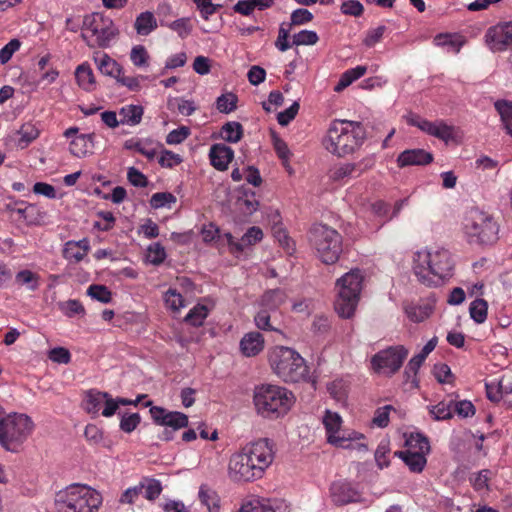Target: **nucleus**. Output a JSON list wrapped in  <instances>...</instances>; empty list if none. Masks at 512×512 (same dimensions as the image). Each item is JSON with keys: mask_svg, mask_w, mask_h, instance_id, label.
<instances>
[{"mask_svg": "<svg viewBox=\"0 0 512 512\" xmlns=\"http://www.w3.org/2000/svg\"><path fill=\"white\" fill-rule=\"evenodd\" d=\"M274 460L273 442L268 438L246 444L234 453L228 465L230 479L249 482L260 479Z\"/></svg>", "mask_w": 512, "mask_h": 512, "instance_id": "obj_1", "label": "nucleus"}, {"mask_svg": "<svg viewBox=\"0 0 512 512\" xmlns=\"http://www.w3.org/2000/svg\"><path fill=\"white\" fill-rule=\"evenodd\" d=\"M454 263L444 248L417 251L413 257V271L417 279L428 287H437L452 274Z\"/></svg>", "mask_w": 512, "mask_h": 512, "instance_id": "obj_2", "label": "nucleus"}, {"mask_svg": "<svg viewBox=\"0 0 512 512\" xmlns=\"http://www.w3.org/2000/svg\"><path fill=\"white\" fill-rule=\"evenodd\" d=\"M366 139V130L362 123L335 119L322 139L324 149L337 157H346L361 148Z\"/></svg>", "mask_w": 512, "mask_h": 512, "instance_id": "obj_3", "label": "nucleus"}, {"mask_svg": "<svg viewBox=\"0 0 512 512\" xmlns=\"http://www.w3.org/2000/svg\"><path fill=\"white\" fill-rule=\"evenodd\" d=\"M253 401L261 417L276 420L288 414L295 403V397L285 387L262 384L255 388Z\"/></svg>", "mask_w": 512, "mask_h": 512, "instance_id": "obj_4", "label": "nucleus"}, {"mask_svg": "<svg viewBox=\"0 0 512 512\" xmlns=\"http://www.w3.org/2000/svg\"><path fill=\"white\" fill-rule=\"evenodd\" d=\"M102 504L100 493L87 485L72 484L56 495L57 512H96Z\"/></svg>", "mask_w": 512, "mask_h": 512, "instance_id": "obj_5", "label": "nucleus"}, {"mask_svg": "<svg viewBox=\"0 0 512 512\" xmlns=\"http://www.w3.org/2000/svg\"><path fill=\"white\" fill-rule=\"evenodd\" d=\"M273 371L284 382L297 383L308 375V366L304 358L289 347H277L270 356Z\"/></svg>", "mask_w": 512, "mask_h": 512, "instance_id": "obj_6", "label": "nucleus"}, {"mask_svg": "<svg viewBox=\"0 0 512 512\" xmlns=\"http://www.w3.org/2000/svg\"><path fill=\"white\" fill-rule=\"evenodd\" d=\"M363 276L359 269L351 270L336 282L338 296L335 300V311L342 318L354 315L360 299Z\"/></svg>", "mask_w": 512, "mask_h": 512, "instance_id": "obj_7", "label": "nucleus"}, {"mask_svg": "<svg viewBox=\"0 0 512 512\" xmlns=\"http://www.w3.org/2000/svg\"><path fill=\"white\" fill-rule=\"evenodd\" d=\"M309 240L319 259L327 265L334 264L342 253V236L330 226H314Z\"/></svg>", "mask_w": 512, "mask_h": 512, "instance_id": "obj_8", "label": "nucleus"}, {"mask_svg": "<svg viewBox=\"0 0 512 512\" xmlns=\"http://www.w3.org/2000/svg\"><path fill=\"white\" fill-rule=\"evenodd\" d=\"M117 33L113 21L101 13L86 15L83 20L81 36L89 47H107Z\"/></svg>", "mask_w": 512, "mask_h": 512, "instance_id": "obj_9", "label": "nucleus"}, {"mask_svg": "<svg viewBox=\"0 0 512 512\" xmlns=\"http://www.w3.org/2000/svg\"><path fill=\"white\" fill-rule=\"evenodd\" d=\"M407 356L408 350L404 346H391L377 352L371 359V365L375 372L393 375L401 368Z\"/></svg>", "mask_w": 512, "mask_h": 512, "instance_id": "obj_10", "label": "nucleus"}, {"mask_svg": "<svg viewBox=\"0 0 512 512\" xmlns=\"http://www.w3.org/2000/svg\"><path fill=\"white\" fill-rule=\"evenodd\" d=\"M408 125L415 126L422 132L436 137L444 142L454 138V128L443 120L429 121L418 114L409 113L405 116Z\"/></svg>", "mask_w": 512, "mask_h": 512, "instance_id": "obj_11", "label": "nucleus"}, {"mask_svg": "<svg viewBox=\"0 0 512 512\" xmlns=\"http://www.w3.org/2000/svg\"><path fill=\"white\" fill-rule=\"evenodd\" d=\"M484 42L492 52H503L512 46V20L502 21L489 27Z\"/></svg>", "mask_w": 512, "mask_h": 512, "instance_id": "obj_12", "label": "nucleus"}, {"mask_svg": "<svg viewBox=\"0 0 512 512\" xmlns=\"http://www.w3.org/2000/svg\"><path fill=\"white\" fill-rule=\"evenodd\" d=\"M150 414L155 424L177 431L188 426V416L182 412H172L165 408L153 406Z\"/></svg>", "mask_w": 512, "mask_h": 512, "instance_id": "obj_13", "label": "nucleus"}, {"mask_svg": "<svg viewBox=\"0 0 512 512\" xmlns=\"http://www.w3.org/2000/svg\"><path fill=\"white\" fill-rule=\"evenodd\" d=\"M329 490L332 502L338 506L358 502L360 499L359 491L351 482L346 480L333 482Z\"/></svg>", "mask_w": 512, "mask_h": 512, "instance_id": "obj_14", "label": "nucleus"}, {"mask_svg": "<svg viewBox=\"0 0 512 512\" xmlns=\"http://www.w3.org/2000/svg\"><path fill=\"white\" fill-rule=\"evenodd\" d=\"M470 244L492 245L498 240L499 226H465Z\"/></svg>", "mask_w": 512, "mask_h": 512, "instance_id": "obj_15", "label": "nucleus"}, {"mask_svg": "<svg viewBox=\"0 0 512 512\" xmlns=\"http://www.w3.org/2000/svg\"><path fill=\"white\" fill-rule=\"evenodd\" d=\"M263 237V232L257 226H251L250 229L242 236V238L238 241H235V238L231 233H224V240L227 241V246L229 251L233 254L240 253L244 250L245 247L253 245L260 241Z\"/></svg>", "mask_w": 512, "mask_h": 512, "instance_id": "obj_16", "label": "nucleus"}, {"mask_svg": "<svg viewBox=\"0 0 512 512\" xmlns=\"http://www.w3.org/2000/svg\"><path fill=\"white\" fill-rule=\"evenodd\" d=\"M323 425L326 430L328 443L334 446L346 445V440L343 438H339V435L342 433V418L338 413L326 410L325 415L323 417Z\"/></svg>", "mask_w": 512, "mask_h": 512, "instance_id": "obj_17", "label": "nucleus"}, {"mask_svg": "<svg viewBox=\"0 0 512 512\" xmlns=\"http://www.w3.org/2000/svg\"><path fill=\"white\" fill-rule=\"evenodd\" d=\"M233 158V149L223 143H216L210 147V163L218 171H226Z\"/></svg>", "mask_w": 512, "mask_h": 512, "instance_id": "obj_18", "label": "nucleus"}, {"mask_svg": "<svg viewBox=\"0 0 512 512\" xmlns=\"http://www.w3.org/2000/svg\"><path fill=\"white\" fill-rule=\"evenodd\" d=\"M433 161V155L424 149H408L401 152L397 157L399 167L412 165H427Z\"/></svg>", "mask_w": 512, "mask_h": 512, "instance_id": "obj_19", "label": "nucleus"}, {"mask_svg": "<svg viewBox=\"0 0 512 512\" xmlns=\"http://www.w3.org/2000/svg\"><path fill=\"white\" fill-rule=\"evenodd\" d=\"M264 337L260 332L252 331L246 333L240 341V351L246 357H254L264 349Z\"/></svg>", "mask_w": 512, "mask_h": 512, "instance_id": "obj_20", "label": "nucleus"}, {"mask_svg": "<svg viewBox=\"0 0 512 512\" xmlns=\"http://www.w3.org/2000/svg\"><path fill=\"white\" fill-rule=\"evenodd\" d=\"M404 311L410 321L420 323L427 319L433 312V305L429 302L405 303Z\"/></svg>", "mask_w": 512, "mask_h": 512, "instance_id": "obj_21", "label": "nucleus"}, {"mask_svg": "<svg viewBox=\"0 0 512 512\" xmlns=\"http://www.w3.org/2000/svg\"><path fill=\"white\" fill-rule=\"evenodd\" d=\"M94 134H81L75 136L69 146L72 155L78 158L86 157L92 153Z\"/></svg>", "mask_w": 512, "mask_h": 512, "instance_id": "obj_22", "label": "nucleus"}, {"mask_svg": "<svg viewBox=\"0 0 512 512\" xmlns=\"http://www.w3.org/2000/svg\"><path fill=\"white\" fill-rule=\"evenodd\" d=\"M89 242L87 239L68 241L63 250V256L68 261L80 262L88 253Z\"/></svg>", "mask_w": 512, "mask_h": 512, "instance_id": "obj_23", "label": "nucleus"}, {"mask_svg": "<svg viewBox=\"0 0 512 512\" xmlns=\"http://www.w3.org/2000/svg\"><path fill=\"white\" fill-rule=\"evenodd\" d=\"M200 503L207 508L208 512H220L221 499L219 494L208 485H201L198 491Z\"/></svg>", "mask_w": 512, "mask_h": 512, "instance_id": "obj_24", "label": "nucleus"}, {"mask_svg": "<svg viewBox=\"0 0 512 512\" xmlns=\"http://www.w3.org/2000/svg\"><path fill=\"white\" fill-rule=\"evenodd\" d=\"M158 27L155 15L150 11L141 12L134 21V29L140 36H148Z\"/></svg>", "mask_w": 512, "mask_h": 512, "instance_id": "obj_25", "label": "nucleus"}, {"mask_svg": "<svg viewBox=\"0 0 512 512\" xmlns=\"http://www.w3.org/2000/svg\"><path fill=\"white\" fill-rule=\"evenodd\" d=\"M428 453H410V452H402L396 451L394 453L395 457H398L403 460V462L409 467L411 472L420 473L426 466L427 459L426 455Z\"/></svg>", "mask_w": 512, "mask_h": 512, "instance_id": "obj_26", "label": "nucleus"}, {"mask_svg": "<svg viewBox=\"0 0 512 512\" xmlns=\"http://www.w3.org/2000/svg\"><path fill=\"white\" fill-rule=\"evenodd\" d=\"M98 70L107 76L117 79L122 72V67L109 55L103 53L94 57Z\"/></svg>", "mask_w": 512, "mask_h": 512, "instance_id": "obj_27", "label": "nucleus"}, {"mask_svg": "<svg viewBox=\"0 0 512 512\" xmlns=\"http://www.w3.org/2000/svg\"><path fill=\"white\" fill-rule=\"evenodd\" d=\"M211 310L212 306L199 302L189 310L184 317V321L193 327H201L209 316Z\"/></svg>", "mask_w": 512, "mask_h": 512, "instance_id": "obj_28", "label": "nucleus"}, {"mask_svg": "<svg viewBox=\"0 0 512 512\" xmlns=\"http://www.w3.org/2000/svg\"><path fill=\"white\" fill-rule=\"evenodd\" d=\"M106 397H109V393L107 392H101L95 389L87 391L83 400L84 410L90 414H98Z\"/></svg>", "mask_w": 512, "mask_h": 512, "instance_id": "obj_29", "label": "nucleus"}, {"mask_svg": "<svg viewBox=\"0 0 512 512\" xmlns=\"http://www.w3.org/2000/svg\"><path fill=\"white\" fill-rule=\"evenodd\" d=\"M405 450L402 452L410 453H429L430 443L426 436L421 433H410L405 440Z\"/></svg>", "mask_w": 512, "mask_h": 512, "instance_id": "obj_30", "label": "nucleus"}, {"mask_svg": "<svg viewBox=\"0 0 512 512\" xmlns=\"http://www.w3.org/2000/svg\"><path fill=\"white\" fill-rule=\"evenodd\" d=\"M236 512H289V506L284 501H281L266 508L259 500H252L243 503Z\"/></svg>", "mask_w": 512, "mask_h": 512, "instance_id": "obj_31", "label": "nucleus"}, {"mask_svg": "<svg viewBox=\"0 0 512 512\" xmlns=\"http://www.w3.org/2000/svg\"><path fill=\"white\" fill-rule=\"evenodd\" d=\"M75 78L79 87L85 91H93L96 86L95 77L91 67L83 63L76 68Z\"/></svg>", "mask_w": 512, "mask_h": 512, "instance_id": "obj_32", "label": "nucleus"}, {"mask_svg": "<svg viewBox=\"0 0 512 512\" xmlns=\"http://www.w3.org/2000/svg\"><path fill=\"white\" fill-rule=\"evenodd\" d=\"M144 110L140 105H126L119 110L120 122L124 125L136 126L143 116Z\"/></svg>", "mask_w": 512, "mask_h": 512, "instance_id": "obj_33", "label": "nucleus"}, {"mask_svg": "<svg viewBox=\"0 0 512 512\" xmlns=\"http://www.w3.org/2000/svg\"><path fill=\"white\" fill-rule=\"evenodd\" d=\"M434 43L439 47H446L449 52L459 53L465 40L456 34H439L434 38Z\"/></svg>", "mask_w": 512, "mask_h": 512, "instance_id": "obj_34", "label": "nucleus"}, {"mask_svg": "<svg viewBox=\"0 0 512 512\" xmlns=\"http://www.w3.org/2000/svg\"><path fill=\"white\" fill-rule=\"evenodd\" d=\"M165 307L173 314L180 313L186 306V300L183 295L173 287H170L163 295Z\"/></svg>", "mask_w": 512, "mask_h": 512, "instance_id": "obj_35", "label": "nucleus"}, {"mask_svg": "<svg viewBox=\"0 0 512 512\" xmlns=\"http://www.w3.org/2000/svg\"><path fill=\"white\" fill-rule=\"evenodd\" d=\"M138 485L141 494L149 501L157 499L163 490L161 482L154 478L144 477Z\"/></svg>", "mask_w": 512, "mask_h": 512, "instance_id": "obj_36", "label": "nucleus"}, {"mask_svg": "<svg viewBox=\"0 0 512 512\" xmlns=\"http://www.w3.org/2000/svg\"><path fill=\"white\" fill-rule=\"evenodd\" d=\"M39 129L31 122L24 123L17 131L19 139L17 141V147L25 149L28 145L33 142L39 136Z\"/></svg>", "mask_w": 512, "mask_h": 512, "instance_id": "obj_37", "label": "nucleus"}, {"mask_svg": "<svg viewBox=\"0 0 512 512\" xmlns=\"http://www.w3.org/2000/svg\"><path fill=\"white\" fill-rule=\"evenodd\" d=\"M124 147L128 150H135L145 156L147 159L152 160L157 154L156 148L152 141L148 140H127Z\"/></svg>", "mask_w": 512, "mask_h": 512, "instance_id": "obj_38", "label": "nucleus"}, {"mask_svg": "<svg viewBox=\"0 0 512 512\" xmlns=\"http://www.w3.org/2000/svg\"><path fill=\"white\" fill-rule=\"evenodd\" d=\"M367 72V67L364 65H359L354 68L346 70L340 77L337 85L335 86V91L339 92L351 85L354 81L361 78Z\"/></svg>", "mask_w": 512, "mask_h": 512, "instance_id": "obj_39", "label": "nucleus"}, {"mask_svg": "<svg viewBox=\"0 0 512 512\" xmlns=\"http://www.w3.org/2000/svg\"><path fill=\"white\" fill-rule=\"evenodd\" d=\"M339 438L346 440V445L339 446L340 448L356 449L363 452L368 450L367 445L364 442H360L361 440H365V436L362 433L356 431H342V433L339 435Z\"/></svg>", "mask_w": 512, "mask_h": 512, "instance_id": "obj_40", "label": "nucleus"}, {"mask_svg": "<svg viewBox=\"0 0 512 512\" xmlns=\"http://www.w3.org/2000/svg\"><path fill=\"white\" fill-rule=\"evenodd\" d=\"M286 293L282 289L266 291L262 296V306L268 310H275L286 300Z\"/></svg>", "mask_w": 512, "mask_h": 512, "instance_id": "obj_41", "label": "nucleus"}, {"mask_svg": "<svg viewBox=\"0 0 512 512\" xmlns=\"http://www.w3.org/2000/svg\"><path fill=\"white\" fill-rule=\"evenodd\" d=\"M243 136V127L239 122L230 121L225 123L220 131V137L229 143H237Z\"/></svg>", "mask_w": 512, "mask_h": 512, "instance_id": "obj_42", "label": "nucleus"}, {"mask_svg": "<svg viewBox=\"0 0 512 512\" xmlns=\"http://www.w3.org/2000/svg\"><path fill=\"white\" fill-rule=\"evenodd\" d=\"M13 215L17 216L15 221H25L27 224H36L39 220L40 211L37 206L29 204L17 208Z\"/></svg>", "mask_w": 512, "mask_h": 512, "instance_id": "obj_43", "label": "nucleus"}, {"mask_svg": "<svg viewBox=\"0 0 512 512\" xmlns=\"http://www.w3.org/2000/svg\"><path fill=\"white\" fill-rule=\"evenodd\" d=\"M495 109L500 115L501 121L507 132L512 136V103L499 100L495 102Z\"/></svg>", "mask_w": 512, "mask_h": 512, "instance_id": "obj_44", "label": "nucleus"}, {"mask_svg": "<svg viewBox=\"0 0 512 512\" xmlns=\"http://www.w3.org/2000/svg\"><path fill=\"white\" fill-rule=\"evenodd\" d=\"M424 361L423 356L417 354L410 359L405 368V380L406 382H410L414 387L418 386L417 373Z\"/></svg>", "mask_w": 512, "mask_h": 512, "instance_id": "obj_45", "label": "nucleus"}, {"mask_svg": "<svg viewBox=\"0 0 512 512\" xmlns=\"http://www.w3.org/2000/svg\"><path fill=\"white\" fill-rule=\"evenodd\" d=\"M201 234L205 242H214L218 249L227 245V241L223 239L224 234L220 233L219 226H203Z\"/></svg>", "mask_w": 512, "mask_h": 512, "instance_id": "obj_46", "label": "nucleus"}, {"mask_svg": "<svg viewBox=\"0 0 512 512\" xmlns=\"http://www.w3.org/2000/svg\"><path fill=\"white\" fill-rule=\"evenodd\" d=\"M488 304L484 299H476L471 302L469 312L471 318L478 324L487 319Z\"/></svg>", "mask_w": 512, "mask_h": 512, "instance_id": "obj_47", "label": "nucleus"}, {"mask_svg": "<svg viewBox=\"0 0 512 512\" xmlns=\"http://www.w3.org/2000/svg\"><path fill=\"white\" fill-rule=\"evenodd\" d=\"M273 228L274 237L279 242L280 246H282L288 254H292L295 251V242L289 236L286 228L282 226H273Z\"/></svg>", "mask_w": 512, "mask_h": 512, "instance_id": "obj_48", "label": "nucleus"}, {"mask_svg": "<svg viewBox=\"0 0 512 512\" xmlns=\"http://www.w3.org/2000/svg\"><path fill=\"white\" fill-rule=\"evenodd\" d=\"M453 401H441L430 409V413L435 420H448L453 417Z\"/></svg>", "mask_w": 512, "mask_h": 512, "instance_id": "obj_49", "label": "nucleus"}, {"mask_svg": "<svg viewBox=\"0 0 512 512\" xmlns=\"http://www.w3.org/2000/svg\"><path fill=\"white\" fill-rule=\"evenodd\" d=\"M237 100V96L233 93L222 94L216 100V108L221 113L229 114L236 109Z\"/></svg>", "mask_w": 512, "mask_h": 512, "instance_id": "obj_50", "label": "nucleus"}, {"mask_svg": "<svg viewBox=\"0 0 512 512\" xmlns=\"http://www.w3.org/2000/svg\"><path fill=\"white\" fill-rule=\"evenodd\" d=\"M356 164L343 163L333 168L331 171V178L334 181H343L355 175Z\"/></svg>", "mask_w": 512, "mask_h": 512, "instance_id": "obj_51", "label": "nucleus"}, {"mask_svg": "<svg viewBox=\"0 0 512 512\" xmlns=\"http://www.w3.org/2000/svg\"><path fill=\"white\" fill-rule=\"evenodd\" d=\"M176 203V197L170 192H158L151 196L150 205L153 208H171Z\"/></svg>", "mask_w": 512, "mask_h": 512, "instance_id": "obj_52", "label": "nucleus"}, {"mask_svg": "<svg viewBox=\"0 0 512 512\" xmlns=\"http://www.w3.org/2000/svg\"><path fill=\"white\" fill-rule=\"evenodd\" d=\"M319 40V37L315 31L302 30L293 35L292 45L295 46H307L315 45Z\"/></svg>", "mask_w": 512, "mask_h": 512, "instance_id": "obj_53", "label": "nucleus"}, {"mask_svg": "<svg viewBox=\"0 0 512 512\" xmlns=\"http://www.w3.org/2000/svg\"><path fill=\"white\" fill-rule=\"evenodd\" d=\"M237 204L242 212L247 214H252L259 206L254 192H245L243 196L239 197Z\"/></svg>", "mask_w": 512, "mask_h": 512, "instance_id": "obj_54", "label": "nucleus"}, {"mask_svg": "<svg viewBox=\"0 0 512 512\" xmlns=\"http://www.w3.org/2000/svg\"><path fill=\"white\" fill-rule=\"evenodd\" d=\"M87 294L91 296V298L102 303H109L112 300L111 291L104 285H90L87 290Z\"/></svg>", "mask_w": 512, "mask_h": 512, "instance_id": "obj_55", "label": "nucleus"}, {"mask_svg": "<svg viewBox=\"0 0 512 512\" xmlns=\"http://www.w3.org/2000/svg\"><path fill=\"white\" fill-rule=\"evenodd\" d=\"M141 422L139 413H125L121 416L119 427L125 433L133 432Z\"/></svg>", "mask_w": 512, "mask_h": 512, "instance_id": "obj_56", "label": "nucleus"}, {"mask_svg": "<svg viewBox=\"0 0 512 512\" xmlns=\"http://www.w3.org/2000/svg\"><path fill=\"white\" fill-rule=\"evenodd\" d=\"M257 328L264 331H279L271 322V315L268 309H261L254 317Z\"/></svg>", "mask_w": 512, "mask_h": 512, "instance_id": "obj_57", "label": "nucleus"}, {"mask_svg": "<svg viewBox=\"0 0 512 512\" xmlns=\"http://www.w3.org/2000/svg\"><path fill=\"white\" fill-rule=\"evenodd\" d=\"M130 60L136 67L148 65L149 54L143 45H136L131 49Z\"/></svg>", "mask_w": 512, "mask_h": 512, "instance_id": "obj_58", "label": "nucleus"}, {"mask_svg": "<svg viewBox=\"0 0 512 512\" xmlns=\"http://www.w3.org/2000/svg\"><path fill=\"white\" fill-rule=\"evenodd\" d=\"M166 258V252L159 243L151 244L147 249V260L153 265H160Z\"/></svg>", "mask_w": 512, "mask_h": 512, "instance_id": "obj_59", "label": "nucleus"}, {"mask_svg": "<svg viewBox=\"0 0 512 512\" xmlns=\"http://www.w3.org/2000/svg\"><path fill=\"white\" fill-rule=\"evenodd\" d=\"M60 310L68 317L75 315H83L85 313L84 306L79 300L70 299L59 304Z\"/></svg>", "mask_w": 512, "mask_h": 512, "instance_id": "obj_60", "label": "nucleus"}, {"mask_svg": "<svg viewBox=\"0 0 512 512\" xmlns=\"http://www.w3.org/2000/svg\"><path fill=\"white\" fill-rule=\"evenodd\" d=\"M273 147L278 157L284 162L288 163L291 157V152L287 143L281 139L277 134H272Z\"/></svg>", "mask_w": 512, "mask_h": 512, "instance_id": "obj_61", "label": "nucleus"}, {"mask_svg": "<svg viewBox=\"0 0 512 512\" xmlns=\"http://www.w3.org/2000/svg\"><path fill=\"white\" fill-rule=\"evenodd\" d=\"M158 162L161 167L173 168L182 162V157L170 150H162Z\"/></svg>", "mask_w": 512, "mask_h": 512, "instance_id": "obj_62", "label": "nucleus"}, {"mask_svg": "<svg viewBox=\"0 0 512 512\" xmlns=\"http://www.w3.org/2000/svg\"><path fill=\"white\" fill-rule=\"evenodd\" d=\"M391 410H393V407L391 405L379 407L374 413L372 423L379 428H385L386 426H388L389 413Z\"/></svg>", "mask_w": 512, "mask_h": 512, "instance_id": "obj_63", "label": "nucleus"}, {"mask_svg": "<svg viewBox=\"0 0 512 512\" xmlns=\"http://www.w3.org/2000/svg\"><path fill=\"white\" fill-rule=\"evenodd\" d=\"M452 409L453 414L456 413L463 418H468L475 414V407L472 402L468 400H462L458 402L453 401Z\"/></svg>", "mask_w": 512, "mask_h": 512, "instance_id": "obj_64", "label": "nucleus"}]
</instances>
